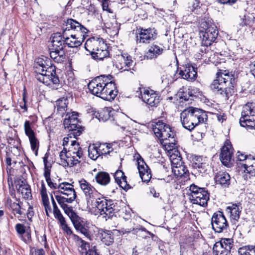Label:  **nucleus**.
Masks as SVG:
<instances>
[{
	"label": "nucleus",
	"mask_w": 255,
	"mask_h": 255,
	"mask_svg": "<svg viewBox=\"0 0 255 255\" xmlns=\"http://www.w3.org/2000/svg\"><path fill=\"white\" fill-rule=\"evenodd\" d=\"M33 68L36 73L35 78L38 81L52 89L63 90L56 73V68L50 59L46 57L36 58Z\"/></svg>",
	"instance_id": "nucleus-1"
},
{
	"label": "nucleus",
	"mask_w": 255,
	"mask_h": 255,
	"mask_svg": "<svg viewBox=\"0 0 255 255\" xmlns=\"http://www.w3.org/2000/svg\"><path fill=\"white\" fill-rule=\"evenodd\" d=\"M112 78L111 75L97 76L88 84V89L93 95L106 101H112L118 92Z\"/></svg>",
	"instance_id": "nucleus-2"
},
{
	"label": "nucleus",
	"mask_w": 255,
	"mask_h": 255,
	"mask_svg": "<svg viewBox=\"0 0 255 255\" xmlns=\"http://www.w3.org/2000/svg\"><path fill=\"white\" fill-rule=\"evenodd\" d=\"M234 76L226 70H220L216 74V78L210 85L211 90L215 94L221 95L228 100L235 93Z\"/></svg>",
	"instance_id": "nucleus-3"
},
{
	"label": "nucleus",
	"mask_w": 255,
	"mask_h": 255,
	"mask_svg": "<svg viewBox=\"0 0 255 255\" xmlns=\"http://www.w3.org/2000/svg\"><path fill=\"white\" fill-rule=\"evenodd\" d=\"M63 34L65 36L69 35L75 38H81V36H88L89 30L77 20L69 18L65 21L62 26Z\"/></svg>",
	"instance_id": "nucleus-4"
},
{
	"label": "nucleus",
	"mask_w": 255,
	"mask_h": 255,
	"mask_svg": "<svg viewBox=\"0 0 255 255\" xmlns=\"http://www.w3.org/2000/svg\"><path fill=\"white\" fill-rule=\"evenodd\" d=\"M48 186L54 189H59L58 191L54 192L55 196L60 193L63 196L59 195L61 198L65 199V201L69 202L74 201L76 198V192L73 188V185L68 182H62L58 185L54 182V180L47 184Z\"/></svg>",
	"instance_id": "nucleus-5"
},
{
	"label": "nucleus",
	"mask_w": 255,
	"mask_h": 255,
	"mask_svg": "<svg viewBox=\"0 0 255 255\" xmlns=\"http://www.w3.org/2000/svg\"><path fill=\"white\" fill-rule=\"evenodd\" d=\"M189 190L191 191L190 199L193 204L202 207L207 205L208 201L209 200V193L205 188L192 184L190 186Z\"/></svg>",
	"instance_id": "nucleus-6"
},
{
	"label": "nucleus",
	"mask_w": 255,
	"mask_h": 255,
	"mask_svg": "<svg viewBox=\"0 0 255 255\" xmlns=\"http://www.w3.org/2000/svg\"><path fill=\"white\" fill-rule=\"evenodd\" d=\"M95 206L99 211L101 215L103 216L107 220L110 219L115 214V204L114 201L107 200L105 198L101 197L98 198L94 203Z\"/></svg>",
	"instance_id": "nucleus-7"
},
{
	"label": "nucleus",
	"mask_w": 255,
	"mask_h": 255,
	"mask_svg": "<svg viewBox=\"0 0 255 255\" xmlns=\"http://www.w3.org/2000/svg\"><path fill=\"white\" fill-rule=\"evenodd\" d=\"M252 106V103H248L244 107L240 119V125L247 130L255 129V110Z\"/></svg>",
	"instance_id": "nucleus-8"
},
{
	"label": "nucleus",
	"mask_w": 255,
	"mask_h": 255,
	"mask_svg": "<svg viewBox=\"0 0 255 255\" xmlns=\"http://www.w3.org/2000/svg\"><path fill=\"white\" fill-rule=\"evenodd\" d=\"M79 184L85 196L87 206L93 207L94 203L97 199H98L99 197H101L100 193L93 186L84 179H81L79 180Z\"/></svg>",
	"instance_id": "nucleus-9"
},
{
	"label": "nucleus",
	"mask_w": 255,
	"mask_h": 255,
	"mask_svg": "<svg viewBox=\"0 0 255 255\" xmlns=\"http://www.w3.org/2000/svg\"><path fill=\"white\" fill-rule=\"evenodd\" d=\"M207 28L204 31L201 32L202 35V45L206 47L210 46L215 42L218 35V30L214 23H207Z\"/></svg>",
	"instance_id": "nucleus-10"
},
{
	"label": "nucleus",
	"mask_w": 255,
	"mask_h": 255,
	"mask_svg": "<svg viewBox=\"0 0 255 255\" xmlns=\"http://www.w3.org/2000/svg\"><path fill=\"white\" fill-rule=\"evenodd\" d=\"M212 229L215 232L221 233L227 232L229 224L223 213L218 211L214 213L211 219Z\"/></svg>",
	"instance_id": "nucleus-11"
},
{
	"label": "nucleus",
	"mask_w": 255,
	"mask_h": 255,
	"mask_svg": "<svg viewBox=\"0 0 255 255\" xmlns=\"http://www.w3.org/2000/svg\"><path fill=\"white\" fill-rule=\"evenodd\" d=\"M187 115V119L194 122L197 126L201 123H205L208 120V116L206 111L201 109L189 107L184 110Z\"/></svg>",
	"instance_id": "nucleus-12"
},
{
	"label": "nucleus",
	"mask_w": 255,
	"mask_h": 255,
	"mask_svg": "<svg viewBox=\"0 0 255 255\" xmlns=\"http://www.w3.org/2000/svg\"><path fill=\"white\" fill-rule=\"evenodd\" d=\"M80 123L78 119L70 121L69 119H64L63 125L68 132V136L76 138L82 134L84 128L80 125Z\"/></svg>",
	"instance_id": "nucleus-13"
},
{
	"label": "nucleus",
	"mask_w": 255,
	"mask_h": 255,
	"mask_svg": "<svg viewBox=\"0 0 255 255\" xmlns=\"http://www.w3.org/2000/svg\"><path fill=\"white\" fill-rule=\"evenodd\" d=\"M139 29L140 31L136 36L137 42L148 44L157 38V32L154 28H141Z\"/></svg>",
	"instance_id": "nucleus-14"
},
{
	"label": "nucleus",
	"mask_w": 255,
	"mask_h": 255,
	"mask_svg": "<svg viewBox=\"0 0 255 255\" xmlns=\"http://www.w3.org/2000/svg\"><path fill=\"white\" fill-rule=\"evenodd\" d=\"M232 144L230 141L226 140L225 145L221 149L220 160L225 166L230 167L232 164V157L233 154Z\"/></svg>",
	"instance_id": "nucleus-15"
},
{
	"label": "nucleus",
	"mask_w": 255,
	"mask_h": 255,
	"mask_svg": "<svg viewBox=\"0 0 255 255\" xmlns=\"http://www.w3.org/2000/svg\"><path fill=\"white\" fill-rule=\"evenodd\" d=\"M197 68L191 64L185 65L180 69L179 74L181 78L189 82L194 81L197 77Z\"/></svg>",
	"instance_id": "nucleus-16"
},
{
	"label": "nucleus",
	"mask_w": 255,
	"mask_h": 255,
	"mask_svg": "<svg viewBox=\"0 0 255 255\" xmlns=\"http://www.w3.org/2000/svg\"><path fill=\"white\" fill-rule=\"evenodd\" d=\"M140 93L142 101L151 107H156L159 103V97L153 90L144 89Z\"/></svg>",
	"instance_id": "nucleus-17"
},
{
	"label": "nucleus",
	"mask_w": 255,
	"mask_h": 255,
	"mask_svg": "<svg viewBox=\"0 0 255 255\" xmlns=\"http://www.w3.org/2000/svg\"><path fill=\"white\" fill-rule=\"evenodd\" d=\"M133 62L131 59V57L127 54H124L121 56H118L115 62L116 67L122 71H128L130 69Z\"/></svg>",
	"instance_id": "nucleus-18"
},
{
	"label": "nucleus",
	"mask_w": 255,
	"mask_h": 255,
	"mask_svg": "<svg viewBox=\"0 0 255 255\" xmlns=\"http://www.w3.org/2000/svg\"><path fill=\"white\" fill-rule=\"evenodd\" d=\"M17 192L20 193L23 198L30 199L32 197L30 186L25 180L18 179L15 181Z\"/></svg>",
	"instance_id": "nucleus-19"
},
{
	"label": "nucleus",
	"mask_w": 255,
	"mask_h": 255,
	"mask_svg": "<svg viewBox=\"0 0 255 255\" xmlns=\"http://www.w3.org/2000/svg\"><path fill=\"white\" fill-rule=\"evenodd\" d=\"M104 40L102 38L91 37L86 40L85 48L92 56V54H95V51L98 50L99 47L101 46H104Z\"/></svg>",
	"instance_id": "nucleus-20"
},
{
	"label": "nucleus",
	"mask_w": 255,
	"mask_h": 255,
	"mask_svg": "<svg viewBox=\"0 0 255 255\" xmlns=\"http://www.w3.org/2000/svg\"><path fill=\"white\" fill-rule=\"evenodd\" d=\"M55 199L60 207L63 209L65 213L68 216L71 222L77 219L78 216L73 211L71 207H69L66 203H71L72 202L65 201V199L61 198L59 195H55Z\"/></svg>",
	"instance_id": "nucleus-21"
},
{
	"label": "nucleus",
	"mask_w": 255,
	"mask_h": 255,
	"mask_svg": "<svg viewBox=\"0 0 255 255\" xmlns=\"http://www.w3.org/2000/svg\"><path fill=\"white\" fill-rule=\"evenodd\" d=\"M76 231L80 232L88 239H91L90 232L89 230L88 225L82 220V218L78 217L72 222Z\"/></svg>",
	"instance_id": "nucleus-22"
},
{
	"label": "nucleus",
	"mask_w": 255,
	"mask_h": 255,
	"mask_svg": "<svg viewBox=\"0 0 255 255\" xmlns=\"http://www.w3.org/2000/svg\"><path fill=\"white\" fill-rule=\"evenodd\" d=\"M164 51V46H159L155 43L152 44L148 47V50L145 52L144 58L147 59H153L156 58L161 55Z\"/></svg>",
	"instance_id": "nucleus-23"
},
{
	"label": "nucleus",
	"mask_w": 255,
	"mask_h": 255,
	"mask_svg": "<svg viewBox=\"0 0 255 255\" xmlns=\"http://www.w3.org/2000/svg\"><path fill=\"white\" fill-rule=\"evenodd\" d=\"M214 179L217 184L220 185L223 188H228L231 184V177L228 173L224 171L218 172Z\"/></svg>",
	"instance_id": "nucleus-24"
},
{
	"label": "nucleus",
	"mask_w": 255,
	"mask_h": 255,
	"mask_svg": "<svg viewBox=\"0 0 255 255\" xmlns=\"http://www.w3.org/2000/svg\"><path fill=\"white\" fill-rule=\"evenodd\" d=\"M208 165L205 160L200 156H195L192 158V166L199 174H202L207 170Z\"/></svg>",
	"instance_id": "nucleus-25"
},
{
	"label": "nucleus",
	"mask_w": 255,
	"mask_h": 255,
	"mask_svg": "<svg viewBox=\"0 0 255 255\" xmlns=\"http://www.w3.org/2000/svg\"><path fill=\"white\" fill-rule=\"evenodd\" d=\"M168 152L170 154V160L172 166V169L173 168H176L184 164L180 152L176 148H170Z\"/></svg>",
	"instance_id": "nucleus-26"
},
{
	"label": "nucleus",
	"mask_w": 255,
	"mask_h": 255,
	"mask_svg": "<svg viewBox=\"0 0 255 255\" xmlns=\"http://www.w3.org/2000/svg\"><path fill=\"white\" fill-rule=\"evenodd\" d=\"M52 47L51 49H59L64 50L65 43L64 36L60 33H54L52 37Z\"/></svg>",
	"instance_id": "nucleus-27"
},
{
	"label": "nucleus",
	"mask_w": 255,
	"mask_h": 255,
	"mask_svg": "<svg viewBox=\"0 0 255 255\" xmlns=\"http://www.w3.org/2000/svg\"><path fill=\"white\" fill-rule=\"evenodd\" d=\"M116 182L124 190L127 191L130 187L127 183V177L124 173L120 170H118L114 175Z\"/></svg>",
	"instance_id": "nucleus-28"
},
{
	"label": "nucleus",
	"mask_w": 255,
	"mask_h": 255,
	"mask_svg": "<svg viewBox=\"0 0 255 255\" xmlns=\"http://www.w3.org/2000/svg\"><path fill=\"white\" fill-rule=\"evenodd\" d=\"M241 169H244V172L249 173L252 176L255 173V156L249 155V157L246 160V163H242Z\"/></svg>",
	"instance_id": "nucleus-29"
},
{
	"label": "nucleus",
	"mask_w": 255,
	"mask_h": 255,
	"mask_svg": "<svg viewBox=\"0 0 255 255\" xmlns=\"http://www.w3.org/2000/svg\"><path fill=\"white\" fill-rule=\"evenodd\" d=\"M63 36H64L65 46L67 45L69 47L71 48L77 47L80 46L86 38V37L83 36H81V38L80 39L77 38V37L75 38L74 36H70L69 35L65 36V35L63 34Z\"/></svg>",
	"instance_id": "nucleus-30"
},
{
	"label": "nucleus",
	"mask_w": 255,
	"mask_h": 255,
	"mask_svg": "<svg viewBox=\"0 0 255 255\" xmlns=\"http://www.w3.org/2000/svg\"><path fill=\"white\" fill-rule=\"evenodd\" d=\"M94 55H92V58L96 60H102L104 58L108 56L109 54L108 50V46L105 42L104 43V46H101L98 50H96Z\"/></svg>",
	"instance_id": "nucleus-31"
},
{
	"label": "nucleus",
	"mask_w": 255,
	"mask_h": 255,
	"mask_svg": "<svg viewBox=\"0 0 255 255\" xmlns=\"http://www.w3.org/2000/svg\"><path fill=\"white\" fill-rule=\"evenodd\" d=\"M128 119V118L126 115L123 113H117L115 115H113L111 123L120 127L123 129H125L126 120Z\"/></svg>",
	"instance_id": "nucleus-32"
},
{
	"label": "nucleus",
	"mask_w": 255,
	"mask_h": 255,
	"mask_svg": "<svg viewBox=\"0 0 255 255\" xmlns=\"http://www.w3.org/2000/svg\"><path fill=\"white\" fill-rule=\"evenodd\" d=\"M226 210L230 213L231 220L234 223L238 221L241 210L237 204H232L231 206L227 207Z\"/></svg>",
	"instance_id": "nucleus-33"
},
{
	"label": "nucleus",
	"mask_w": 255,
	"mask_h": 255,
	"mask_svg": "<svg viewBox=\"0 0 255 255\" xmlns=\"http://www.w3.org/2000/svg\"><path fill=\"white\" fill-rule=\"evenodd\" d=\"M97 183L102 186H106L111 181V178L108 173L100 171L97 173L95 177Z\"/></svg>",
	"instance_id": "nucleus-34"
},
{
	"label": "nucleus",
	"mask_w": 255,
	"mask_h": 255,
	"mask_svg": "<svg viewBox=\"0 0 255 255\" xmlns=\"http://www.w3.org/2000/svg\"><path fill=\"white\" fill-rule=\"evenodd\" d=\"M113 111L112 112L109 108H105L98 112V116H97V117L101 122H105L108 121L111 123V119L113 115Z\"/></svg>",
	"instance_id": "nucleus-35"
},
{
	"label": "nucleus",
	"mask_w": 255,
	"mask_h": 255,
	"mask_svg": "<svg viewBox=\"0 0 255 255\" xmlns=\"http://www.w3.org/2000/svg\"><path fill=\"white\" fill-rule=\"evenodd\" d=\"M187 118V115L186 114V112L183 111L180 114V119L182 125L185 128L189 130V131H191L197 125L194 124V122L191 121V119L189 120Z\"/></svg>",
	"instance_id": "nucleus-36"
},
{
	"label": "nucleus",
	"mask_w": 255,
	"mask_h": 255,
	"mask_svg": "<svg viewBox=\"0 0 255 255\" xmlns=\"http://www.w3.org/2000/svg\"><path fill=\"white\" fill-rule=\"evenodd\" d=\"M57 111L59 114L62 117L63 116L64 112L67 110L68 100L67 98L62 97L56 101Z\"/></svg>",
	"instance_id": "nucleus-37"
},
{
	"label": "nucleus",
	"mask_w": 255,
	"mask_h": 255,
	"mask_svg": "<svg viewBox=\"0 0 255 255\" xmlns=\"http://www.w3.org/2000/svg\"><path fill=\"white\" fill-rule=\"evenodd\" d=\"M50 52V56L55 62L61 63L64 61L65 55V51L59 49H51Z\"/></svg>",
	"instance_id": "nucleus-38"
},
{
	"label": "nucleus",
	"mask_w": 255,
	"mask_h": 255,
	"mask_svg": "<svg viewBox=\"0 0 255 255\" xmlns=\"http://www.w3.org/2000/svg\"><path fill=\"white\" fill-rule=\"evenodd\" d=\"M48 155L46 154L43 158V162L44 164V172L43 175L45 177V180L47 183H49L53 179H51L50 178V172L52 165L51 163L49 162L47 160Z\"/></svg>",
	"instance_id": "nucleus-39"
},
{
	"label": "nucleus",
	"mask_w": 255,
	"mask_h": 255,
	"mask_svg": "<svg viewBox=\"0 0 255 255\" xmlns=\"http://www.w3.org/2000/svg\"><path fill=\"white\" fill-rule=\"evenodd\" d=\"M101 241L107 246L111 245L114 242V238L110 231L106 230L101 233Z\"/></svg>",
	"instance_id": "nucleus-40"
},
{
	"label": "nucleus",
	"mask_w": 255,
	"mask_h": 255,
	"mask_svg": "<svg viewBox=\"0 0 255 255\" xmlns=\"http://www.w3.org/2000/svg\"><path fill=\"white\" fill-rule=\"evenodd\" d=\"M177 94L180 99H182L181 102L183 101H189L193 100L194 95L189 89L184 91L183 89H180Z\"/></svg>",
	"instance_id": "nucleus-41"
},
{
	"label": "nucleus",
	"mask_w": 255,
	"mask_h": 255,
	"mask_svg": "<svg viewBox=\"0 0 255 255\" xmlns=\"http://www.w3.org/2000/svg\"><path fill=\"white\" fill-rule=\"evenodd\" d=\"M70 150H72L71 154L72 155H75L79 159L81 158L83 155L82 149L79 146V144L75 140L71 141Z\"/></svg>",
	"instance_id": "nucleus-42"
},
{
	"label": "nucleus",
	"mask_w": 255,
	"mask_h": 255,
	"mask_svg": "<svg viewBox=\"0 0 255 255\" xmlns=\"http://www.w3.org/2000/svg\"><path fill=\"white\" fill-rule=\"evenodd\" d=\"M173 170L175 174L178 177H187L189 176V173L187 167L184 164L177 166L176 168H173Z\"/></svg>",
	"instance_id": "nucleus-43"
},
{
	"label": "nucleus",
	"mask_w": 255,
	"mask_h": 255,
	"mask_svg": "<svg viewBox=\"0 0 255 255\" xmlns=\"http://www.w3.org/2000/svg\"><path fill=\"white\" fill-rule=\"evenodd\" d=\"M213 252L214 255H230L223 247L222 242H217L213 246Z\"/></svg>",
	"instance_id": "nucleus-44"
},
{
	"label": "nucleus",
	"mask_w": 255,
	"mask_h": 255,
	"mask_svg": "<svg viewBox=\"0 0 255 255\" xmlns=\"http://www.w3.org/2000/svg\"><path fill=\"white\" fill-rule=\"evenodd\" d=\"M98 148L100 155L103 154L112 155L111 153L113 152V148L112 147V144L110 143L107 144L104 143L100 144Z\"/></svg>",
	"instance_id": "nucleus-45"
},
{
	"label": "nucleus",
	"mask_w": 255,
	"mask_h": 255,
	"mask_svg": "<svg viewBox=\"0 0 255 255\" xmlns=\"http://www.w3.org/2000/svg\"><path fill=\"white\" fill-rule=\"evenodd\" d=\"M238 253L239 255H255V246H244L239 249Z\"/></svg>",
	"instance_id": "nucleus-46"
},
{
	"label": "nucleus",
	"mask_w": 255,
	"mask_h": 255,
	"mask_svg": "<svg viewBox=\"0 0 255 255\" xmlns=\"http://www.w3.org/2000/svg\"><path fill=\"white\" fill-rule=\"evenodd\" d=\"M139 158H137L138 169L139 175L145 173L146 171L150 170L148 166L146 164L143 159L139 155Z\"/></svg>",
	"instance_id": "nucleus-47"
},
{
	"label": "nucleus",
	"mask_w": 255,
	"mask_h": 255,
	"mask_svg": "<svg viewBox=\"0 0 255 255\" xmlns=\"http://www.w3.org/2000/svg\"><path fill=\"white\" fill-rule=\"evenodd\" d=\"M98 150V147L95 145L89 146L88 148L89 157L93 160H96L100 155Z\"/></svg>",
	"instance_id": "nucleus-48"
},
{
	"label": "nucleus",
	"mask_w": 255,
	"mask_h": 255,
	"mask_svg": "<svg viewBox=\"0 0 255 255\" xmlns=\"http://www.w3.org/2000/svg\"><path fill=\"white\" fill-rule=\"evenodd\" d=\"M200 8V1L199 0H194L188 3L187 14L191 13L192 12L198 10Z\"/></svg>",
	"instance_id": "nucleus-49"
},
{
	"label": "nucleus",
	"mask_w": 255,
	"mask_h": 255,
	"mask_svg": "<svg viewBox=\"0 0 255 255\" xmlns=\"http://www.w3.org/2000/svg\"><path fill=\"white\" fill-rule=\"evenodd\" d=\"M219 242H222L223 247L227 251V252L230 255L231 250L233 247L232 241L231 239L225 238L222 239Z\"/></svg>",
	"instance_id": "nucleus-50"
},
{
	"label": "nucleus",
	"mask_w": 255,
	"mask_h": 255,
	"mask_svg": "<svg viewBox=\"0 0 255 255\" xmlns=\"http://www.w3.org/2000/svg\"><path fill=\"white\" fill-rule=\"evenodd\" d=\"M24 131L25 134L28 138L34 136L35 134L31 127V124L29 121H26L24 125Z\"/></svg>",
	"instance_id": "nucleus-51"
},
{
	"label": "nucleus",
	"mask_w": 255,
	"mask_h": 255,
	"mask_svg": "<svg viewBox=\"0 0 255 255\" xmlns=\"http://www.w3.org/2000/svg\"><path fill=\"white\" fill-rule=\"evenodd\" d=\"M66 158V159L65 160L64 163H66L67 166H73L80 162L78 157H76L75 155H69Z\"/></svg>",
	"instance_id": "nucleus-52"
},
{
	"label": "nucleus",
	"mask_w": 255,
	"mask_h": 255,
	"mask_svg": "<svg viewBox=\"0 0 255 255\" xmlns=\"http://www.w3.org/2000/svg\"><path fill=\"white\" fill-rule=\"evenodd\" d=\"M28 138L30 141L31 149L32 151H35V154L37 155L39 147V141L36 137L35 135Z\"/></svg>",
	"instance_id": "nucleus-53"
},
{
	"label": "nucleus",
	"mask_w": 255,
	"mask_h": 255,
	"mask_svg": "<svg viewBox=\"0 0 255 255\" xmlns=\"http://www.w3.org/2000/svg\"><path fill=\"white\" fill-rule=\"evenodd\" d=\"M8 209L12 212L14 216H16V214H18L19 216L22 214V211L21 210V207L19 203L15 202Z\"/></svg>",
	"instance_id": "nucleus-54"
},
{
	"label": "nucleus",
	"mask_w": 255,
	"mask_h": 255,
	"mask_svg": "<svg viewBox=\"0 0 255 255\" xmlns=\"http://www.w3.org/2000/svg\"><path fill=\"white\" fill-rule=\"evenodd\" d=\"M255 18L252 15L247 16L245 15V18L243 19V22H242V25L252 26L255 22Z\"/></svg>",
	"instance_id": "nucleus-55"
},
{
	"label": "nucleus",
	"mask_w": 255,
	"mask_h": 255,
	"mask_svg": "<svg viewBox=\"0 0 255 255\" xmlns=\"http://www.w3.org/2000/svg\"><path fill=\"white\" fill-rule=\"evenodd\" d=\"M238 161L237 164L241 169V164L242 163H246V160L249 157V155L244 154L243 153H241L240 152H238Z\"/></svg>",
	"instance_id": "nucleus-56"
},
{
	"label": "nucleus",
	"mask_w": 255,
	"mask_h": 255,
	"mask_svg": "<svg viewBox=\"0 0 255 255\" xmlns=\"http://www.w3.org/2000/svg\"><path fill=\"white\" fill-rule=\"evenodd\" d=\"M40 194L42 197V200H49L47 194V190L44 184L43 181L41 182V188L40 190Z\"/></svg>",
	"instance_id": "nucleus-57"
},
{
	"label": "nucleus",
	"mask_w": 255,
	"mask_h": 255,
	"mask_svg": "<svg viewBox=\"0 0 255 255\" xmlns=\"http://www.w3.org/2000/svg\"><path fill=\"white\" fill-rule=\"evenodd\" d=\"M111 1L109 0H104L102 1V8L103 10L107 11L109 13H113V10L109 7Z\"/></svg>",
	"instance_id": "nucleus-58"
},
{
	"label": "nucleus",
	"mask_w": 255,
	"mask_h": 255,
	"mask_svg": "<svg viewBox=\"0 0 255 255\" xmlns=\"http://www.w3.org/2000/svg\"><path fill=\"white\" fill-rule=\"evenodd\" d=\"M151 171L148 170L146 171L145 173H144L140 176L142 182L147 183L148 182L151 178Z\"/></svg>",
	"instance_id": "nucleus-59"
},
{
	"label": "nucleus",
	"mask_w": 255,
	"mask_h": 255,
	"mask_svg": "<svg viewBox=\"0 0 255 255\" xmlns=\"http://www.w3.org/2000/svg\"><path fill=\"white\" fill-rule=\"evenodd\" d=\"M78 113L75 112H72L71 113L67 112L65 115L64 119H69L70 121L78 119Z\"/></svg>",
	"instance_id": "nucleus-60"
},
{
	"label": "nucleus",
	"mask_w": 255,
	"mask_h": 255,
	"mask_svg": "<svg viewBox=\"0 0 255 255\" xmlns=\"http://www.w3.org/2000/svg\"><path fill=\"white\" fill-rule=\"evenodd\" d=\"M162 126L158 125V122L156 123V125L153 128V130L155 134V135L158 138H161V134L160 133L162 132Z\"/></svg>",
	"instance_id": "nucleus-61"
},
{
	"label": "nucleus",
	"mask_w": 255,
	"mask_h": 255,
	"mask_svg": "<svg viewBox=\"0 0 255 255\" xmlns=\"http://www.w3.org/2000/svg\"><path fill=\"white\" fill-rule=\"evenodd\" d=\"M42 202L45 208L46 214L47 216H49V212H51V209L49 205V200H42Z\"/></svg>",
	"instance_id": "nucleus-62"
},
{
	"label": "nucleus",
	"mask_w": 255,
	"mask_h": 255,
	"mask_svg": "<svg viewBox=\"0 0 255 255\" xmlns=\"http://www.w3.org/2000/svg\"><path fill=\"white\" fill-rule=\"evenodd\" d=\"M15 230L18 234L22 235L25 233V226L21 224H17L15 226Z\"/></svg>",
	"instance_id": "nucleus-63"
},
{
	"label": "nucleus",
	"mask_w": 255,
	"mask_h": 255,
	"mask_svg": "<svg viewBox=\"0 0 255 255\" xmlns=\"http://www.w3.org/2000/svg\"><path fill=\"white\" fill-rule=\"evenodd\" d=\"M165 128L166 130H162V132L160 133V134H161V137L162 138V139H167L168 138V132H170V126L169 125L168 126H166Z\"/></svg>",
	"instance_id": "nucleus-64"
}]
</instances>
